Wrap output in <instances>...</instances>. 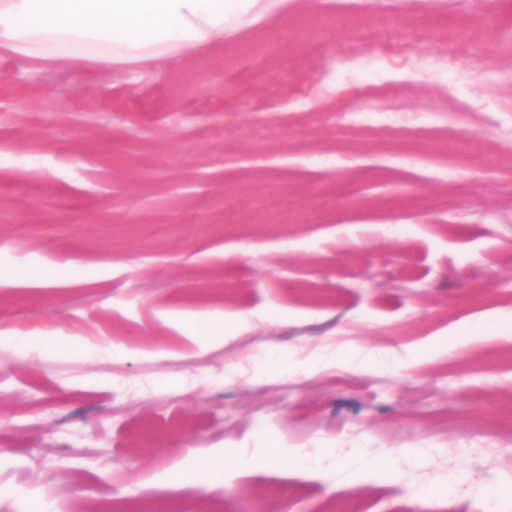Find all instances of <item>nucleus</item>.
Segmentation results:
<instances>
[{
	"label": "nucleus",
	"instance_id": "obj_1",
	"mask_svg": "<svg viewBox=\"0 0 512 512\" xmlns=\"http://www.w3.org/2000/svg\"><path fill=\"white\" fill-rule=\"evenodd\" d=\"M342 408H347L353 414H358L361 406H360V403L355 400H337L333 404L332 415L333 416L338 415L339 411Z\"/></svg>",
	"mask_w": 512,
	"mask_h": 512
},
{
	"label": "nucleus",
	"instance_id": "obj_2",
	"mask_svg": "<svg viewBox=\"0 0 512 512\" xmlns=\"http://www.w3.org/2000/svg\"><path fill=\"white\" fill-rule=\"evenodd\" d=\"M377 410L381 413H385L391 411V408L388 406H378Z\"/></svg>",
	"mask_w": 512,
	"mask_h": 512
}]
</instances>
